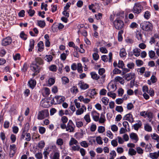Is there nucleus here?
Here are the masks:
<instances>
[{"mask_svg": "<svg viewBox=\"0 0 159 159\" xmlns=\"http://www.w3.org/2000/svg\"><path fill=\"white\" fill-rule=\"evenodd\" d=\"M43 63V61L41 58L39 57L36 58L35 59V61L30 65L31 69L33 71L39 73L40 69L39 65H41Z\"/></svg>", "mask_w": 159, "mask_h": 159, "instance_id": "obj_1", "label": "nucleus"}, {"mask_svg": "<svg viewBox=\"0 0 159 159\" xmlns=\"http://www.w3.org/2000/svg\"><path fill=\"white\" fill-rule=\"evenodd\" d=\"M140 26L143 30L148 32L152 31L153 28L152 24L148 21H144L141 23Z\"/></svg>", "mask_w": 159, "mask_h": 159, "instance_id": "obj_2", "label": "nucleus"}, {"mask_svg": "<svg viewBox=\"0 0 159 159\" xmlns=\"http://www.w3.org/2000/svg\"><path fill=\"white\" fill-rule=\"evenodd\" d=\"M143 7L139 3H135L132 11L133 13L139 14L141 13Z\"/></svg>", "mask_w": 159, "mask_h": 159, "instance_id": "obj_3", "label": "nucleus"}, {"mask_svg": "<svg viewBox=\"0 0 159 159\" xmlns=\"http://www.w3.org/2000/svg\"><path fill=\"white\" fill-rule=\"evenodd\" d=\"M49 116V112L48 110H44L39 111L37 116L39 120H41Z\"/></svg>", "mask_w": 159, "mask_h": 159, "instance_id": "obj_4", "label": "nucleus"}, {"mask_svg": "<svg viewBox=\"0 0 159 159\" xmlns=\"http://www.w3.org/2000/svg\"><path fill=\"white\" fill-rule=\"evenodd\" d=\"M114 26L116 29L122 30L124 26V22L121 20L116 19L113 22Z\"/></svg>", "mask_w": 159, "mask_h": 159, "instance_id": "obj_5", "label": "nucleus"}, {"mask_svg": "<svg viewBox=\"0 0 159 159\" xmlns=\"http://www.w3.org/2000/svg\"><path fill=\"white\" fill-rule=\"evenodd\" d=\"M12 42V40L11 38L8 36L2 40V44L3 46H6L11 43Z\"/></svg>", "mask_w": 159, "mask_h": 159, "instance_id": "obj_6", "label": "nucleus"}, {"mask_svg": "<svg viewBox=\"0 0 159 159\" xmlns=\"http://www.w3.org/2000/svg\"><path fill=\"white\" fill-rule=\"evenodd\" d=\"M78 85L81 89L84 90L89 88V85L84 83L82 81H80L78 84Z\"/></svg>", "mask_w": 159, "mask_h": 159, "instance_id": "obj_7", "label": "nucleus"}, {"mask_svg": "<svg viewBox=\"0 0 159 159\" xmlns=\"http://www.w3.org/2000/svg\"><path fill=\"white\" fill-rule=\"evenodd\" d=\"M91 115L94 121H98L99 120V114L97 113L96 111H92L91 112Z\"/></svg>", "mask_w": 159, "mask_h": 159, "instance_id": "obj_8", "label": "nucleus"}, {"mask_svg": "<svg viewBox=\"0 0 159 159\" xmlns=\"http://www.w3.org/2000/svg\"><path fill=\"white\" fill-rule=\"evenodd\" d=\"M124 120H127L130 122H133L134 121V120L132 118V116L130 113L128 114L125 115L123 118Z\"/></svg>", "mask_w": 159, "mask_h": 159, "instance_id": "obj_9", "label": "nucleus"}, {"mask_svg": "<svg viewBox=\"0 0 159 159\" xmlns=\"http://www.w3.org/2000/svg\"><path fill=\"white\" fill-rule=\"evenodd\" d=\"M135 76V74L133 73H129L126 74L125 75V79L128 81L134 78Z\"/></svg>", "mask_w": 159, "mask_h": 159, "instance_id": "obj_10", "label": "nucleus"}, {"mask_svg": "<svg viewBox=\"0 0 159 159\" xmlns=\"http://www.w3.org/2000/svg\"><path fill=\"white\" fill-rule=\"evenodd\" d=\"M130 137L131 139L134 141V143H136L138 140L139 139L137 134L134 133H132L130 134Z\"/></svg>", "mask_w": 159, "mask_h": 159, "instance_id": "obj_11", "label": "nucleus"}, {"mask_svg": "<svg viewBox=\"0 0 159 159\" xmlns=\"http://www.w3.org/2000/svg\"><path fill=\"white\" fill-rule=\"evenodd\" d=\"M136 37L138 40H141L142 39L143 35L141 31L137 30L135 32Z\"/></svg>", "mask_w": 159, "mask_h": 159, "instance_id": "obj_12", "label": "nucleus"}, {"mask_svg": "<svg viewBox=\"0 0 159 159\" xmlns=\"http://www.w3.org/2000/svg\"><path fill=\"white\" fill-rule=\"evenodd\" d=\"M69 144L70 146H71L73 145H78L79 143L78 141L74 138H71L69 142Z\"/></svg>", "mask_w": 159, "mask_h": 159, "instance_id": "obj_13", "label": "nucleus"}, {"mask_svg": "<svg viewBox=\"0 0 159 159\" xmlns=\"http://www.w3.org/2000/svg\"><path fill=\"white\" fill-rule=\"evenodd\" d=\"M30 87L32 89H33L36 84V81L35 80H31L28 82Z\"/></svg>", "mask_w": 159, "mask_h": 159, "instance_id": "obj_14", "label": "nucleus"}, {"mask_svg": "<svg viewBox=\"0 0 159 159\" xmlns=\"http://www.w3.org/2000/svg\"><path fill=\"white\" fill-rule=\"evenodd\" d=\"M142 125V122L140 120H139L138 123H136L133 125L134 129L136 130H138Z\"/></svg>", "mask_w": 159, "mask_h": 159, "instance_id": "obj_15", "label": "nucleus"}, {"mask_svg": "<svg viewBox=\"0 0 159 159\" xmlns=\"http://www.w3.org/2000/svg\"><path fill=\"white\" fill-rule=\"evenodd\" d=\"M38 47L39 48L38 51L42 52L44 48V44L43 41H39L38 44Z\"/></svg>", "mask_w": 159, "mask_h": 159, "instance_id": "obj_16", "label": "nucleus"}, {"mask_svg": "<svg viewBox=\"0 0 159 159\" xmlns=\"http://www.w3.org/2000/svg\"><path fill=\"white\" fill-rule=\"evenodd\" d=\"M74 125H67L66 131H69L70 132H73L74 131Z\"/></svg>", "mask_w": 159, "mask_h": 159, "instance_id": "obj_17", "label": "nucleus"}, {"mask_svg": "<svg viewBox=\"0 0 159 159\" xmlns=\"http://www.w3.org/2000/svg\"><path fill=\"white\" fill-rule=\"evenodd\" d=\"M34 41L33 39H31L30 40V43L29 46L30 48L29 49V52L32 51L33 49L34 48Z\"/></svg>", "mask_w": 159, "mask_h": 159, "instance_id": "obj_18", "label": "nucleus"}, {"mask_svg": "<svg viewBox=\"0 0 159 159\" xmlns=\"http://www.w3.org/2000/svg\"><path fill=\"white\" fill-rule=\"evenodd\" d=\"M90 75L92 78L95 80H98L99 78V76L95 72H91Z\"/></svg>", "mask_w": 159, "mask_h": 159, "instance_id": "obj_19", "label": "nucleus"}, {"mask_svg": "<svg viewBox=\"0 0 159 159\" xmlns=\"http://www.w3.org/2000/svg\"><path fill=\"white\" fill-rule=\"evenodd\" d=\"M140 51L141 50L140 49L136 48L133 50V52L135 56L138 57L140 55Z\"/></svg>", "mask_w": 159, "mask_h": 159, "instance_id": "obj_20", "label": "nucleus"}, {"mask_svg": "<svg viewBox=\"0 0 159 159\" xmlns=\"http://www.w3.org/2000/svg\"><path fill=\"white\" fill-rule=\"evenodd\" d=\"M60 153L59 152H54L53 156L51 157V159H60Z\"/></svg>", "mask_w": 159, "mask_h": 159, "instance_id": "obj_21", "label": "nucleus"}, {"mask_svg": "<svg viewBox=\"0 0 159 159\" xmlns=\"http://www.w3.org/2000/svg\"><path fill=\"white\" fill-rule=\"evenodd\" d=\"M62 83L63 84H66L69 82V79L66 76H63L61 78Z\"/></svg>", "mask_w": 159, "mask_h": 159, "instance_id": "obj_22", "label": "nucleus"}, {"mask_svg": "<svg viewBox=\"0 0 159 159\" xmlns=\"http://www.w3.org/2000/svg\"><path fill=\"white\" fill-rule=\"evenodd\" d=\"M128 153L131 156L134 155L136 153V151L132 148H130L129 149Z\"/></svg>", "mask_w": 159, "mask_h": 159, "instance_id": "obj_23", "label": "nucleus"}, {"mask_svg": "<svg viewBox=\"0 0 159 159\" xmlns=\"http://www.w3.org/2000/svg\"><path fill=\"white\" fill-rule=\"evenodd\" d=\"M126 55V53L125 52V49L123 48L121 49L120 52V55L121 57H124Z\"/></svg>", "mask_w": 159, "mask_h": 159, "instance_id": "obj_24", "label": "nucleus"}, {"mask_svg": "<svg viewBox=\"0 0 159 159\" xmlns=\"http://www.w3.org/2000/svg\"><path fill=\"white\" fill-rule=\"evenodd\" d=\"M106 121L105 116L102 113L101 114V116L100 119L99 120V122L101 123H104Z\"/></svg>", "mask_w": 159, "mask_h": 159, "instance_id": "obj_25", "label": "nucleus"}, {"mask_svg": "<svg viewBox=\"0 0 159 159\" xmlns=\"http://www.w3.org/2000/svg\"><path fill=\"white\" fill-rule=\"evenodd\" d=\"M107 88L109 91L111 90V92H114L116 89V85L114 84H112L110 85V89H109L108 87H107Z\"/></svg>", "mask_w": 159, "mask_h": 159, "instance_id": "obj_26", "label": "nucleus"}, {"mask_svg": "<svg viewBox=\"0 0 159 159\" xmlns=\"http://www.w3.org/2000/svg\"><path fill=\"white\" fill-rule=\"evenodd\" d=\"M123 32V30H120L119 31L118 34V40L119 41H121L122 40V34Z\"/></svg>", "mask_w": 159, "mask_h": 159, "instance_id": "obj_27", "label": "nucleus"}, {"mask_svg": "<svg viewBox=\"0 0 159 159\" xmlns=\"http://www.w3.org/2000/svg\"><path fill=\"white\" fill-rule=\"evenodd\" d=\"M38 25L42 28H43L45 26V23L44 21L39 20L38 22Z\"/></svg>", "mask_w": 159, "mask_h": 159, "instance_id": "obj_28", "label": "nucleus"}, {"mask_svg": "<svg viewBox=\"0 0 159 159\" xmlns=\"http://www.w3.org/2000/svg\"><path fill=\"white\" fill-rule=\"evenodd\" d=\"M89 92L91 95L89 96V97L91 98H92V97L93 96L97 93L95 91V89H93L92 90H89Z\"/></svg>", "mask_w": 159, "mask_h": 159, "instance_id": "obj_29", "label": "nucleus"}, {"mask_svg": "<svg viewBox=\"0 0 159 159\" xmlns=\"http://www.w3.org/2000/svg\"><path fill=\"white\" fill-rule=\"evenodd\" d=\"M124 66V64L122 61L119 60L118 64L117 67L119 68L123 69Z\"/></svg>", "mask_w": 159, "mask_h": 159, "instance_id": "obj_30", "label": "nucleus"}, {"mask_svg": "<svg viewBox=\"0 0 159 159\" xmlns=\"http://www.w3.org/2000/svg\"><path fill=\"white\" fill-rule=\"evenodd\" d=\"M71 92L73 93H76L78 92V89L76 86H73L72 88L70 89Z\"/></svg>", "mask_w": 159, "mask_h": 159, "instance_id": "obj_31", "label": "nucleus"}, {"mask_svg": "<svg viewBox=\"0 0 159 159\" xmlns=\"http://www.w3.org/2000/svg\"><path fill=\"white\" fill-rule=\"evenodd\" d=\"M144 129L146 131L148 132H150L152 130L151 127L148 124L145 125Z\"/></svg>", "mask_w": 159, "mask_h": 159, "instance_id": "obj_32", "label": "nucleus"}, {"mask_svg": "<svg viewBox=\"0 0 159 159\" xmlns=\"http://www.w3.org/2000/svg\"><path fill=\"white\" fill-rule=\"evenodd\" d=\"M149 156L152 159H156L158 158L157 152H155L154 153H150L149 154Z\"/></svg>", "mask_w": 159, "mask_h": 159, "instance_id": "obj_33", "label": "nucleus"}, {"mask_svg": "<svg viewBox=\"0 0 159 159\" xmlns=\"http://www.w3.org/2000/svg\"><path fill=\"white\" fill-rule=\"evenodd\" d=\"M102 101L105 105H107L109 101V99L106 97H103L102 98Z\"/></svg>", "mask_w": 159, "mask_h": 159, "instance_id": "obj_34", "label": "nucleus"}, {"mask_svg": "<svg viewBox=\"0 0 159 159\" xmlns=\"http://www.w3.org/2000/svg\"><path fill=\"white\" fill-rule=\"evenodd\" d=\"M84 118L86 121L87 123H89L91 121L89 114H87L84 117Z\"/></svg>", "mask_w": 159, "mask_h": 159, "instance_id": "obj_35", "label": "nucleus"}, {"mask_svg": "<svg viewBox=\"0 0 159 159\" xmlns=\"http://www.w3.org/2000/svg\"><path fill=\"white\" fill-rule=\"evenodd\" d=\"M105 131L104 127L102 126H99L98 128V131L99 133H102Z\"/></svg>", "mask_w": 159, "mask_h": 159, "instance_id": "obj_36", "label": "nucleus"}, {"mask_svg": "<svg viewBox=\"0 0 159 159\" xmlns=\"http://www.w3.org/2000/svg\"><path fill=\"white\" fill-rule=\"evenodd\" d=\"M135 66V64L134 63L132 62H129V63H128L127 65V67L130 69H133L134 68Z\"/></svg>", "mask_w": 159, "mask_h": 159, "instance_id": "obj_37", "label": "nucleus"}, {"mask_svg": "<svg viewBox=\"0 0 159 159\" xmlns=\"http://www.w3.org/2000/svg\"><path fill=\"white\" fill-rule=\"evenodd\" d=\"M150 12L147 11L145 12L144 16L145 19L148 20L150 18Z\"/></svg>", "mask_w": 159, "mask_h": 159, "instance_id": "obj_38", "label": "nucleus"}, {"mask_svg": "<svg viewBox=\"0 0 159 159\" xmlns=\"http://www.w3.org/2000/svg\"><path fill=\"white\" fill-rule=\"evenodd\" d=\"M84 111V110L82 108L77 110L76 112V115H80L82 114Z\"/></svg>", "mask_w": 159, "mask_h": 159, "instance_id": "obj_39", "label": "nucleus"}, {"mask_svg": "<svg viewBox=\"0 0 159 159\" xmlns=\"http://www.w3.org/2000/svg\"><path fill=\"white\" fill-rule=\"evenodd\" d=\"M71 146V148L72 150L74 151H78L79 150L80 147L78 145H75V146Z\"/></svg>", "mask_w": 159, "mask_h": 159, "instance_id": "obj_40", "label": "nucleus"}, {"mask_svg": "<svg viewBox=\"0 0 159 159\" xmlns=\"http://www.w3.org/2000/svg\"><path fill=\"white\" fill-rule=\"evenodd\" d=\"M96 141L97 143L99 144H102L103 143L102 138L100 136H98L96 137Z\"/></svg>", "mask_w": 159, "mask_h": 159, "instance_id": "obj_41", "label": "nucleus"}, {"mask_svg": "<svg viewBox=\"0 0 159 159\" xmlns=\"http://www.w3.org/2000/svg\"><path fill=\"white\" fill-rule=\"evenodd\" d=\"M45 143L43 141H40L38 144V147L40 148H43L44 146Z\"/></svg>", "mask_w": 159, "mask_h": 159, "instance_id": "obj_42", "label": "nucleus"}, {"mask_svg": "<svg viewBox=\"0 0 159 159\" xmlns=\"http://www.w3.org/2000/svg\"><path fill=\"white\" fill-rule=\"evenodd\" d=\"M152 139L157 140V142H159V136L155 134H153L152 135Z\"/></svg>", "mask_w": 159, "mask_h": 159, "instance_id": "obj_43", "label": "nucleus"}, {"mask_svg": "<svg viewBox=\"0 0 159 159\" xmlns=\"http://www.w3.org/2000/svg\"><path fill=\"white\" fill-rule=\"evenodd\" d=\"M56 143L58 145L61 146L63 143V140L61 139H58Z\"/></svg>", "mask_w": 159, "mask_h": 159, "instance_id": "obj_44", "label": "nucleus"}, {"mask_svg": "<svg viewBox=\"0 0 159 159\" xmlns=\"http://www.w3.org/2000/svg\"><path fill=\"white\" fill-rule=\"evenodd\" d=\"M20 37L21 39L24 40H26L27 38L26 37V35L23 31H22L21 32L20 34Z\"/></svg>", "mask_w": 159, "mask_h": 159, "instance_id": "obj_45", "label": "nucleus"}, {"mask_svg": "<svg viewBox=\"0 0 159 159\" xmlns=\"http://www.w3.org/2000/svg\"><path fill=\"white\" fill-rule=\"evenodd\" d=\"M115 110L118 112H122L123 111V108L121 106H117Z\"/></svg>", "mask_w": 159, "mask_h": 159, "instance_id": "obj_46", "label": "nucleus"}, {"mask_svg": "<svg viewBox=\"0 0 159 159\" xmlns=\"http://www.w3.org/2000/svg\"><path fill=\"white\" fill-rule=\"evenodd\" d=\"M152 146L151 144H147L145 147V150L146 152H150L152 150L151 148Z\"/></svg>", "mask_w": 159, "mask_h": 159, "instance_id": "obj_47", "label": "nucleus"}, {"mask_svg": "<svg viewBox=\"0 0 159 159\" xmlns=\"http://www.w3.org/2000/svg\"><path fill=\"white\" fill-rule=\"evenodd\" d=\"M49 69L52 71H56L57 70V67L55 65H52L49 67Z\"/></svg>", "mask_w": 159, "mask_h": 159, "instance_id": "obj_48", "label": "nucleus"}, {"mask_svg": "<svg viewBox=\"0 0 159 159\" xmlns=\"http://www.w3.org/2000/svg\"><path fill=\"white\" fill-rule=\"evenodd\" d=\"M35 156L37 159H41L43 157L42 154L40 152H38L35 154Z\"/></svg>", "mask_w": 159, "mask_h": 159, "instance_id": "obj_49", "label": "nucleus"}, {"mask_svg": "<svg viewBox=\"0 0 159 159\" xmlns=\"http://www.w3.org/2000/svg\"><path fill=\"white\" fill-rule=\"evenodd\" d=\"M46 131L45 129L43 127H40L39 128V131L41 134H44Z\"/></svg>", "mask_w": 159, "mask_h": 159, "instance_id": "obj_50", "label": "nucleus"}, {"mask_svg": "<svg viewBox=\"0 0 159 159\" xmlns=\"http://www.w3.org/2000/svg\"><path fill=\"white\" fill-rule=\"evenodd\" d=\"M136 63L137 66H140L143 65V62L141 60H137L136 61Z\"/></svg>", "mask_w": 159, "mask_h": 159, "instance_id": "obj_51", "label": "nucleus"}, {"mask_svg": "<svg viewBox=\"0 0 159 159\" xmlns=\"http://www.w3.org/2000/svg\"><path fill=\"white\" fill-rule=\"evenodd\" d=\"M55 82L54 80L52 78H50L48 80V83L50 86L53 85Z\"/></svg>", "mask_w": 159, "mask_h": 159, "instance_id": "obj_52", "label": "nucleus"}, {"mask_svg": "<svg viewBox=\"0 0 159 159\" xmlns=\"http://www.w3.org/2000/svg\"><path fill=\"white\" fill-rule=\"evenodd\" d=\"M35 12L34 10H32L31 9H30L28 11V13L30 16H32L34 15Z\"/></svg>", "mask_w": 159, "mask_h": 159, "instance_id": "obj_53", "label": "nucleus"}, {"mask_svg": "<svg viewBox=\"0 0 159 159\" xmlns=\"http://www.w3.org/2000/svg\"><path fill=\"white\" fill-rule=\"evenodd\" d=\"M107 95L113 98L114 99L116 98V94L114 93H111V92H108Z\"/></svg>", "mask_w": 159, "mask_h": 159, "instance_id": "obj_54", "label": "nucleus"}, {"mask_svg": "<svg viewBox=\"0 0 159 159\" xmlns=\"http://www.w3.org/2000/svg\"><path fill=\"white\" fill-rule=\"evenodd\" d=\"M123 98H118L116 99V102L118 104H120L123 102Z\"/></svg>", "mask_w": 159, "mask_h": 159, "instance_id": "obj_55", "label": "nucleus"}, {"mask_svg": "<svg viewBox=\"0 0 159 159\" xmlns=\"http://www.w3.org/2000/svg\"><path fill=\"white\" fill-rule=\"evenodd\" d=\"M29 124L27 123L25 125L23 130L26 132L29 130Z\"/></svg>", "mask_w": 159, "mask_h": 159, "instance_id": "obj_56", "label": "nucleus"}, {"mask_svg": "<svg viewBox=\"0 0 159 159\" xmlns=\"http://www.w3.org/2000/svg\"><path fill=\"white\" fill-rule=\"evenodd\" d=\"M148 54L149 56L151 58H153L155 55L154 52L152 50L149 51Z\"/></svg>", "mask_w": 159, "mask_h": 159, "instance_id": "obj_57", "label": "nucleus"}, {"mask_svg": "<svg viewBox=\"0 0 159 159\" xmlns=\"http://www.w3.org/2000/svg\"><path fill=\"white\" fill-rule=\"evenodd\" d=\"M93 59L95 61L97 60L99 58V56L98 55L97 53H94L93 54Z\"/></svg>", "mask_w": 159, "mask_h": 159, "instance_id": "obj_58", "label": "nucleus"}, {"mask_svg": "<svg viewBox=\"0 0 159 159\" xmlns=\"http://www.w3.org/2000/svg\"><path fill=\"white\" fill-rule=\"evenodd\" d=\"M107 136L111 139H112L113 135L110 131H107Z\"/></svg>", "mask_w": 159, "mask_h": 159, "instance_id": "obj_59", "label": "nucleus"}, {"mask_svg": "<svg viewBox=\"0 0 159 159\" xmlns=\"http://www.w3.org/2000/svg\"><path fill=\"white\" fill-rule=\"evenodd\" d=\"M136 150L137 153L139 154H142L143 153V150L139 147L136 148Z\"/></svg>", "mask_w": 159, "mask_h": 159, "instance_id": "obj_60", "label": "nucleus"}, {"mask_svg": "<svg viewBox=\"0 0 159 159\" xmlns=\"http://www.w3.org/2000/svg\"><path fill=\"white\" fill-rule=\"evenodd\" d=\"M67 55L64 53H63L61 55L60 57L62 60L65 61Z\"/></svg>", "mask_w": 159, "mask_h": 159, "instance_id": "obj_61", "label": "nucleus"}, {"mask_svg": "<svg viewBox=\"0 0 159 159\" xmlns=\"http://www.w3.org/2000/svg\"><path fill=\"white\" fill-rule=\"evenodd\" d=\"M81 145L84 148H87L88 146V144L85 141H83L80 143Z\"/></svg>", "mask_w": 159, "mask_h": 159, "instance_id": "obj_62", "label": "nucleus"}, {"mask_svg": "<svg viewBox=\"0 0 159 159\" xmlns=\"http://www.w3.org/2000/svg\"><path fill=\"white\" fill-rule=\"evenodd\" d=\"M44 93L45 94L47 95H48L50 94L49 89L47 87L44 88Z\"/></svg>", "mask_w": 159, "mask_h": 159, "instance_id": "obj_63", "label": "nucleus"}, {"mask_svg": "<svg viewBox=\"0 0 159 159\" xmlns=\"http://www.w3.org/2000/svg\"><path fill=\"white\" fill-rule=\"evenodd\" d=\"M10 139L12 143H14L16 140V135L13 134H11V136Z\"/></svg>", "mask_w": 159, "mask_h": 159, "instance_id": "obj_64", "label": "nucleus"}]
</instances>
